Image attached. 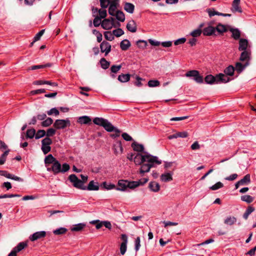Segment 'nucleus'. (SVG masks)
I'll list each match as a JSON object with an SVG mask.
<instances>
[{"label":"nucleus","instance_id":"41","mask_svg":"<svg viewBox=\"0 0 256 256\" xmlns=\"http://www.w3.org/2000/svg\"><path fill=\"white\" fill-rule=\"evenodd\" d=\"M140 186V182L138 181L129 182L128 180V188L133 189Z\"/></svg>","mask_w":256,"mask_h":256},{"label":"nucleus","instance_id":"2","mask_svg":"<svg viewBox=\"0 0 256 256\" xmlns=\"http://www.w3.org/2000/svg\"><path fill=\"white\" fill-rule=\"evenodd\" d=\"M134 161L136 164L138 165H140L146 162H156V164H160L162 163L161 160H158L157 156H153L148 154L144 155H142L139 153L136 154L134 157Z\"/></svg>","mask_w":256,"mask_h":256},{"label":"nucleus","instance_id":"1","mask_svg":"<svg viewBox=\"0 0 256 256\" xmlns=\"http://www.w3.org/2000/svg\"><path fill=\"white\" fill-rule=\"evenodd\" d=\"M232 80L230 78H228L224 74L220 73L214 76L212 74L206 76L204 78V81L207 84H214L222 83H226Z\"/></svg>","mask_w":256,"mask_h":256},{"label":"nucleus","instance_id":"49","mask_svg":"<svg viewBox=\"0 0 256 256\" xmlns=\"http://www.w3.org/2000/svg\"><path fill=\"white\" fill-rule=\"evenodd\" d=\"M44 136H46L45 130H40L36 133L35 138L38 140L44 137Z\"/></svg>","mask_w":256,"mask_h":256},{"label":"nucleus","instance_id":"47","mask_svg":"<svg viewBox=\"0 0 256 256\" xmlns=\"http://www.w3.org/2000/svg\"><path fill=\"white\" fill-rule=\"evenodd\" d=\"M224 186V184L222 182H218L214 185L211 186L210 188L212 190H216L219 188H220Z\"/></svg>","mask_w":256,"mask_h":256},{"label":"nucleus","instance_id":"63","mask_svg":"<svg viewBox=\"0 0 256 256\" xmlns=\"http://www.w3.org/2000/svg\"><path fill=\"white\" fill-rule=\"evenodd\" d=\"M101 18H99L98 16H96L94 20V25L95 27H98V26L100 24H102L101 22Z\"/></svg>","mask_w":256,"mask_h":256},{"label":"nucleus","instance_id":"57","mask_svg":"<svg viewBox=\"0 0 256 256\" xmlns=\"http://www.w3.org/2000/svg\"><path fill=\"white\" fill-rule=\"evenodd\" d=\"M42 150L44 154H47L51 150V147L48 145H42Z\"/></svg>","mask_w":256,"mask_h":256},{"label":"nucleus","instance_id":"64","mask_svg":"<svg viewBox=\"0 0 256 256\" xmlns=\"http://www.w3.org/2000/svg\"><path fill=\"white\" fill-rule=\"evenodd\" d=\"M98 13L100 14L99 18H104L107 16L106 10H99Z\"/></svg>","mask_w":256,"mask_h":256},{"label":"nucleus","instance_id":"36","mask_svg":"<svg viewBox=\"0 0 256 256\" xmlns=\"http://www.w3.org/2000/svg\"><path fill=\"white\" fill-rule=\"evenodd\" d=\"M86 226V224L84 223H80L74 226L71 228V230L72 232H80Z\"/></svg>","mask_w":256,"mask_h":256},{"label":"nucleus","instance_id":"56","mask_svg":"<svg viewBox=\"0 0 256 256\" xmlns=\"http://www.w3.org/2000/svg\"><path fill=\"white\" fill-rule=\"evenodd\" d=\"M52 140L49 137H46L42 140V145L50 146L52 144Z\"/></svg>","mask_w":256,"mask_h":256},{"label":"nucleus","instance_id":"18","mask_svg":"<svg viewBox=\"0 0 256 256\" xmlns=\"http://www.w3.org/2000/svg\"><path fill=\"white\" fill-rule=\"evenodd\" d=\"M202 32L204 36H212L216 32V29L212 26H208L204 28Z\"/></svg>","mask_w":256,"mask_h":256},{"label":"nucleus","instance_id":"27","mask_svg":"<svg viewBox=\"0 0 256 256\" xmlns=\"http://www.w3.org/2000/svg\"><path fill=\"white\" fill-rule=\"evenodd\" d=\"M235 70L234 68L232 65H229L224 70L225 76H226L228 78V76H232L234 74V71Z\"/></svg>","mask_w":256,"mask_h":256},{"label":"nucleus","instance_id":"5","mask_svg":"<svg viewBox=\"0 0 256 256\" xmlns=\"http://www.w3.org/2000/svg\"><path fill=\"white\" fill-rule=\"evenodd\" d=\"M68 179L72 183L74 187L82 190L85 189V186L83 185V182L78 179L75 174H70L68 177Z\"/></svg>","mask_w":256,"mask_h":256},{"label":"nucleus","instance_id":"3","mask_svg":"<svg viewBox=\"0 0 256 256\" xmlns=\"http://www.w3.org/2000/svg\"><path fill=\"white\" fill-rule=\"evenodd\" d=\"M93 122L96 125L103 126L108 132H116V136H120V131L114 127L107 120L102 118H95L93 120Z\"/></svg>","mask_w":256,"mask_h":256},{"label":"nucleus","instance_id":"46","mask_svg":"<svg viewBox=\"0 0 256 256\" xmlns=\"http://www.w3.org/2000/svg\"><path fill=\"white\" fill-rule=\"evenodd\" d=\"M53 120L50 118H48L42 122V126L43 127H48L50 126Z\"/></svg>","mask_w":256,"mask_h":256},{"label":"nucleus","instance_id":"30","mask_svg":"<svg viewBox=\"0 0 256 256\" xmlns=\"http://www.w3.org/2000/svg\"><path fill=\"white\" fill-rule=\"evenodd\" d=\"M162 181L168 182L172 180V174L170 172L162 174L160 176Z\"/></svg>","mask_w":256,"mask_h":256},{"label":"nucleus","instance_id":"12","mask_svg":"<svg viewBox=\"0 0 256 256\" xmlns=\"http://www.w3.org/2000/svg\"><path fill=\"white\" fill-rule=\"evenodd\" d=\"M99 188L100 187L98 182H95L94 180H91L90 182L87 186H85V189L84 190H98Z\"/></svg>","mask_w":256,"mask_h":256},{"label":"nucleus","instance_id":"55","mask_svg":"<svg viewBox=\"0 0 256 256\" xmlns=\"http://www.w3.org/2000/svg\"><path fill=\"white\" fill-rule=\"evenodd\" d=\"M202 32L201 29L197 28L191 32L190 35L193 37L196 38L200 36Z\"/></svg>","mask_w":256,"mask_h":256},{"label":"nucleus","instance_id":"45","mask_svg":"<svg viewBox=\"0 0 256 256\" xmlns=\"http://www.w3.org/2000/svg\"><path fill=\"white\" fill-rule=\"evenodd\" d=\"M206 10L210 18L215 15L220 16V12L216 11L214 8H208Z\"/></svg>","mask_w":256,"mask_h":256},{"label":"nucleus","instance_id":"54","mask_svg":"<svg viewBox=\"0 0 256 256\" xmlns=\"http://www.w3.org/2000/svg\"><path fill=\"white\" fill-rule=\"evenodd\" d=\"M134 250L136 252H138L140 247V239L139 236L137 237L134 241Z\"/></svg>","mask_w":256,"mask_h":256},{"label":"nucleus","instance_id":"53","mask_svg":"<svg viewBox=\"0 0 256 256\" xmlns=\"http://www.w3.org/2000/svg\"><path fill=\"white\" fill-rule=\"evenodd\" d=\"M111 0H100V5L102 8H106L110 2Z\"/></svg>","mask_w":256,"mask_h":256},{"label":"nucleus","instance_id":"23","mask_svg":"<svg viewBox=\"0 0 256 256\" xmlns=\"http://www.w3.org/2000/svg\"><path fill=\"white\" fill-rule=\"evenodd\" d=\"M148 188L154 192H158L160 190V184L156 182H151L149 183Z\"/></svg>","mask_w":256,"mask_h":256},{"label":"nucleus","instance_id":"52","mask_svg":"<svg viewBox=\"0 0 256 256\" xmlns=\"http://www.w3.org/2000/svg\"><path fill=\"white\" fill-rule=\"evenodd\" d=\"M160 82L158 80H150L148 82L149 87H156L160 86Z\"/></svg>","mask_w":256,"mask_h":256},{"label":"nucleus","instance_id":"16","mask_svg":"<svg viewBox=\"0 0 256 256\" xmlns=\"http://www.w3.org/2000/svg\"><path fill=\"white\" fill-rule=\"evenodd\" d=\"M122 238L124 240V242L121 244L120 246V254L122 255H124L126 251V244H127V236L126 234H122Z\"/></svg>","mask_w":256,"mask_h":256},{"label":"nucleus","instance_id":"59","mask_svg":"<svg viewBox=\"0 0 256 256\" xmlns=\"http://www.w3.org/2000/svg\"><path fill=\"white\" fill-rule=\"evenodd\" d=\"M56 130L54 128H50L47 130L46 133V135L47 137H50L54 136L56 134Z\"/></svg>","mask_w":256,"mask_h":256},{"label":"nucleus","instance_id":"9","mask_svg":"<svg viewBox=\"0 0 256 256\" xmlns=\"http://www.w3.org/2000/svg\"><path fill=\"white\" fill-rule=\"evenodd\" d=\"M46 236V232L45 231L37 232L30 235L29 239L31 242H34L36 240L44 238Z\"/></svg>","mask_w":256,"mask_h":256},{"label":"nucleus","instance_id":"14","mask_svg":"<svg viewBox=\"0 0 256 256\" xmlns=\"http://www.w3.org/2000/svg\"><path fill=\"white\" fill-rule=\"evenodd\" d=\"M118 186L116 188L117 190L124 191L128 188V180H120L118 182Z\"/></svg>","mask_w":256,"mask_h":256},{"label":"nucleus","instance_id":"28","mask_svg":"<svg viewBox=\"0 0 256 256\" xmlns=\"http://www.w3.org/2000/svg\"><path fill=\"white\" fill-rule=\"evenodd\" d=\"M130 46V41L126 39L122 40L120 43V47L123 50H127Z\"/></svg>","mask_w":256,"mask_h":256},{"label":"nucleus","instance_id":"10","mask_svg":"<svg viewBox=\"0 0 256 256\" xmlns=\"http://www.w3.org/2000/svg\"><path fill=\"white\" fill-rule=\"evenodd\" d=\"M118 0H114L110 1L108 5V14L112 16H114L115 12H116V9L118 6Z\"/></svg>","mask_w":256,"mask_h":256},{"label":"nucleus","instance_id":"44","mask_svg":"<svg viewBox=\"0 0 256 256\" xmlns=\"http://www.w3.org/2000/svg\"><path fill=\"white\" fill-rule=\"evenodd\" d=\"M36 136V130L34 128L28 129L26 131V136L28 138H32Z\"/></svg>","mask_w":256,"mask_h":256},{"label":"nucleus","instance_id":"35","mask_svg":"<svg viewBox=\"0 0 256 256\" xmlns=\"http://www.w3.org/2000/svg\"><path fill=\"white\" fill-rule=\"evenodd\" d=\"M130 75V74H121L118 76V80L122 82H126L129 81Z\"/></svg>","mask_w":256,"mask_h":256},{"label":"nucleus","instance_id":"20","mask_svg":"<svg viewBox=\"0 0 256 256\" xmlns=\"http://www.w3.org/2000/svg\"><path fill=\"white\" fill-rule=\"evenodd\" d=\"M102 27L106 30H110L114 26L112 23L109 20L105 18L104 19L101 24Z\"/></svg>","mask_w":256,"mask_h":256},{"label":"nucleus","instance_id":"58","mask_svg":"<svg viewBox=\"0 0 256 256\" xmlns=\"http://www.w3.org/2000/svg\"><path fill=\"white\" fill-rule=\"evenodd\" d=\"M47 114L48 116L54 114L55 116H58L60 114L59 111L56 108H52L50 110L47 112Z\"/></svg>","mask_w":256,"mask_h":256},{"label":"nucleus","instance_id":"4","mask_svg":"<svg viewBox=\"0 0 256 256\" xmlns=\"http://www.w3.org/2000/svg\"><path fill=\"white\" fill-rule=\"evenodd\" d=\"M70 169V165L66 163H64L62 166L60 163L56 160L52 165L51 168H47L48 171H52L54 174H57L59 173H64Z\"/></svg>","mask_w":256,"mask_h":256},{"label":"nucleus","instance_id":"62","mask_svg":"<svg viewBox=\"0 0 256 256\" xmlns=\"http://www.w3.org/2000/svg\"><path fill=\"white\" fill-rule=\"evenodd\" d=\"M136 43L138 46L140 48H144L147 46V42L144 40H139Z\"/></svg>","mask_w":256,"mask_h":256},{"label":"nucleus","instance_id":"21","mask_svg":"<svg viewBox=\"0 0 256 256\" xmlns=\"http://www.w3.org/2000/svg\"><path fill=\"white\" fill-rule=\"evenodd\" d=\"M124 8L129 14H133L134 10V6L132 3L126 2L124 4Z\"/></svg>","mask_w":256,"mask_h":256},{"label":"nucleus","instance_id":"32","mask_svg":"<svg viewBox=\"0 0 256 256\" xmlns=\"http://www.w3.org/2000/svg\"><path fill=\"white\" fill-rule=\"evenodd\" d=\"M250 182V176L249 174H246L242 180L238 181V184L240 185L248 184Z\"/></svg>","mask_w":256,"mask_h":256},{"label":"nucleus","instance_id":"15","mask_svg":"<svg viewBox=\"0 0 256 256\" xmlns=\"http://www.w3.org/2000/svg\"><path fill=\"white\" fill-rule=\"evenodd\" d=\"M248 45V40L245 38H240L239 40V50H246Z\"/></svg>","mask_w":256,"mask_h":256},{"label":"nucleus","instance_id":"38","mask_svg":"<svg viewBox=\"0 0 256 256\" xmlns=\"http://www.w3.org/2000/svg\"><path fill=\"white\" fill-rule=\"evenodd\" d=\"M240 60L241 61L247 60L250 58V53L248 50H242Z\"/></svg>","mask_w":256,"mask_h":256},{"label":"nucleus","instance_id":"31","mask_svg":"<svg viewBox=\"0 0 256 256\" xmlns=\"http://www.w3.org/2000/svg\"><path fill=\"white\" fill-rule=\"evenodd\" d=\"M114 16H116V18L121 22H124L125 20V15L121 10H116Z\"/></svg>","mask_w":256,"mask_h":256},{"label":"nucleus","instance_id":"60","mask_svg":"<svg viewBox=\"0 0 256 256\" xmlns=\"http://www.w3.org/2000/svg\"><path fill=\"white\" fill-rule=\"evenodd\" d=\"M248 65H236L235 70L238 74L240 73Z\"/></svg>","mask_w":256,"mask_h":256},{"label":"nucleus","instance_id":"8","mask_svg":"<svg viewBox=\"0 0 256 256\" xmlns=\"http://www.w3.org/2000/svg\"><path fill=\"white\" fill-rule=\"evenodd\" d=\"M154 164H156V162H146L142 164L140 170V174H143L148 172L150 168L154 166Z\"/></svg>","mask_w":256,"mask_h":256},{"label":"nucleus","instance_id":"42","mask_svg":"<svg viewBox=\"0 0 256 256\" xmlns=\"http://www.w3.org/2000/svg\"><path fill=\"white\" fill-rule=\"evenodd\" d=\"M45 30H40L38 34H36V35L34 37V40L30 44V46H32L34 43L35 42H36L40 40V37L43 35V34Z\"/></svg>","mask_w":256,"mask_h":256},{"label":"nucleus","instance_id":"7","mask_svg":"<svg viewBox=\"0 0 256 256\" xmlns=\"http://www.w3.org/2000/svg\"><path fill=\"white\" fill-rule=\"evenodd\" d=\"M70 125V120L66 118V120H56L54 124V126L56 129H64Z\"/></svg>","mask_w":256,"mask_h":256},{"label":"nucleus","instance_id":"26","mask_svg":"<svg viewBox=\"0 0 256 256\" xmlns=\"http://www.w3.org/2000/svg\"><path fill=\"white\" fill-rule=\"evenodd\" d=\"M33 84L34 85H42L44 84H49L54 86H56L58 84L56 82H52L50 81L47 80H36L33 82Z\"/></svg>","mask_w":256,"mask_h":256},{"label":"nucleus","instance_id":"40","mask_svg":"<svg viewBox=\"0 0 256 256\" xmlns=\"http://www.w3.org/2000/svg\"><path fill=\"white\" fill-rule=\"evenodd\" d=\"M68 230L64 228H60L53 231V233L55 235H61L65 234Z\"/></svg>","mask_w":256,"mask_h":256},{"label":"nucleus","instance_id":"13","mask_svg":"<svg viewBox=\"0 0 256 256\" xmlns=\"http://www.w3.org/2000/svg\"><path fill=\"white\" fill-rule=\"evenodd\" d=\"M240 0H234L232 3V10L233 12H239L242 13V9L240 6Z\"/></svg>","mask_w":256,"mask_h":256},{"label":"nucleus","instance_id":"24","mask_svg":"<svg viewBox=\"0 0 256 256\" xmlns=\"http://www.w3.org/2000/svg\"><path fill=\"white\" fill-rule=\"evenodd\" d=\"M131 146L134 151L138 152H144V146L142 144H139L136 142H134L133 143H132Z\"/></svg>","mask_w":256,"mask_h":256},{"label":"nucleus","instance_id":"48","mask_svg":"<svg viewBox=\"0 0 256 256\" xmlns=\"http://www.w3.org/2000/svg\"><path fill=\"white\" fill-rule=\"evenodd\" d=\"M102 186L105 189L107 190H110L116 188L114 184H108L106 182H102Z\"/></svg>","mask_w":256,"mask_h":256},{"label":"nucleus","instance_id":"39","mask_svg":"<svg viewBox=\"0 0 256 256\" xmlns=\"http://www.w3.org/2000/svg\"><path fill=\"white\" fill-rule=\"evenodd\" d=\"M10 150H7L0 156V164H4L6 160L7 156L10 152Z\"/></svg>","mask_w":256,"mask_h":256},{"label":"nucleus","instance_id":"61","mask_svg":"<svg viewBox=\"0 0 256 256\" xmlns=\"http://www.w3.org/2000/svg\"><path fill=\"white\" fill-rule=\"evenodd\" d=\"M45 92H46L45 89L42 88V89H38V90H32L30 92V94L31 95H35V94H42V93H44Z\"/></svg>","mask_w":256,"mask_h":256},{"label":"nucleus","instance_id":"50","mask_svg":"<svg viewBox=\"0 0 256 256\" xmlns=\"http://www.w3.org/2000/svg\"><path fill=\"white\" fill-rule=\"evenodd\" d=\"M112 34L114 36H115L116 37H119L124 34V30L120 28H118L112 31Z\"/></svg>","mask_w":256,"mask_h":256},{"label":"nucleus","instance_id":"37","mask_svg":"<svg viewBox=\"0 0 256 256\" xmlns=\"http://www.w3.org/2000/svg\"><path fill=\"white\" fill-rule=\"evenodd\" d=\"M28 246L27 242H20L17 246L14 247L13 249L16 250V252H18L23 249H24Z\"/></svg>","mask_w":256,"mask_h":256},{"label":"nucleus","instance_id":"11","mask_svg":"<svg viewBox=\"0 0 256 256\" xmlns=\"http://www.w3.org/2000/svg\"><path fill=\"white\" fill-rule=\"evenodd\" d=\"M100 48L102 52H105V55H107L111 50V45L109 42L103 41L100 44Z\"/></svg>","mask_w":256,"mask_h":256},{"label":"nucleus","instance_id":"17","mask_svg":"<svg viewBox=\"0 0 256 256\" xmlns=\"http://www.w3.org/2000/svg\"><path fill=\"white\" fill-rule=\"evenodd\" d=\"M229 30L232 33V37L235 40H238L240 39V32L237 28H230Z\"/></svg>","mask_w":256,"mask_h":256},{"label":"nucleus","instance_id":"51","mask_svg":"<svg viewBox=\"0 0 256 256\" xmlns=\"http://www.w3.org/2000/svg\"><path fill=\"white\" fill-rule=\"evenodd\" d=\"M104 36L106 40L110 41H112L114 39V34L110 32H104Z\"/></svg>","mask_w":256,"mask_h":256},{"label":"nucleus","instance_id":"34","mask_svg":"<svg viewBox=\"0 0 256 256\" xmlns=\"http://www.w3.org/2000/svg\"><path fill=\"white\" fill-rule=\"evenodd\" d=\"M216 31V30L220 34H222L227 32L228 29L226 25L219 23L216 27L215 28Z\"/></svg>","mask_w":256,"mask_h":256},{"label":"nucleus","instance_id":"29","mask_svg":"<svg viewBox=\"0 0 256 256\" xmlns=\"http://www.w3.org/2000/svg\"><path fill=\"white\" fill-rule=\"evenodd\" d=\"M56 159L54 158L52 154L47 156L44 158V163L46 164H52V165L56 161Z\"/></svg>","mask_w":256,"mask_h":256},{"label":"nucleus","instance_id":"6","mask_svg":"<svg viewBox=\"0 0 256 256\" xmlns=\"http://www.w3.org/2000/svg\"><path fill=\"white\" fill-rule=\"evenodd\" d=\"M187 77H193V79L197 83L202 84L204 82L202 76H200L198 71L196 70H192L188 72L186 74Z\"/></svg>","mask_w":256,"mask_h":256},{"label":"nucleus","instance_id":"25","mask_svg":"<svg viewBox=\"0 0 256 256\" xmlns=\"http://www.w3.org/2000/svg\"><path fill=\"white\" fill-rule=\"evenodd\" d=\"M91 118L90 116H84L78 118V122L80 124H88L91 122Z\"/></svg>","mask_w":256,"mask_h":256},{"label":"nucleus","instance_id":"43","mask_svg":"<svg viewBox=\"0 0 256 256\" xmlns=\"http://www.w3.org/2000/svg\"><path fill=\"white\" fill-rule=\"evenodd\" d=\"M242 200L248 203H251L254 200V198L250 195H244L241 196Z\"/></svg>","mask_w":256,"mask_h":256},{"label":"nucleus","instance_id":"19","mask_svg":"<svg viewBox=\"0 0 256 256\" xmlns=\"http://www.w3.org/2000/svg\"><path fill=\"white\" fill-rule=\"evenodd\" d=\"M126 28L132 32H136L137 28L135 21L134 20H130L126 24Z\"/></svg>","mask_w":256,"mask_h":256},{"label":"nucleus","instance_id":"22","mask_svg":"<svg viewBox=\"0 0 256 256\" xmlns=\"http://www.w3.org/2000/svg\"><path fill=\"white\" fill-rule=\"evenodd\" d=\"M114 150L116 154L122 152L123 148L120 142H118L114 144Z\"/></svg>","mask_w":256,"mask_h":256},{"label":"nucleus","instance_id":"33","mask_svg":"<svg viewBox=\"0 0 256 256\" xmlns=\"http://www.w3.org/2000/svg\"><path fill=\"white\" fill-rule=\"evenodd\" d=\"M236 222V218L234 216H228L224 220V224L232 226Z\"/></svg>","mask_w":256,"mask_h":256}]
</instances>
